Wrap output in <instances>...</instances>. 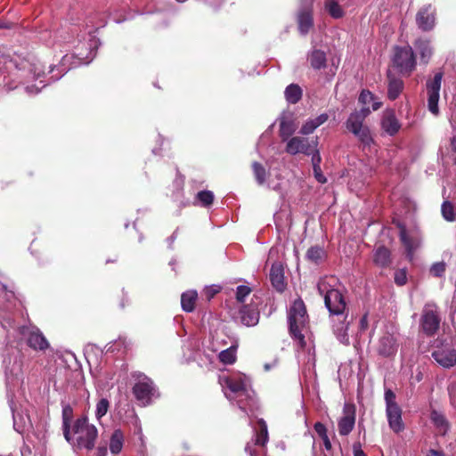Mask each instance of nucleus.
<instances>
[{
    "label": "nucleus",
    "instance_id": "nucleus-1",
    "mask_svg": "<svg viewBox=\"0 0 456 456\" xmlns=\"http://www.w3.org/2000/svg\"><path fill=\"white\" fill-rule=\"evenodd\" d=\"M337 279L334 277L322 278L317 284V289L323 297L325 306L332 316L334 334L340 342L347 343L348 322H346L345 314L346 304L341 291L334 288Z\"/></svg>",
    "mask_w": 456,
    "mask_h": 456
},
{
    "label": "nucleus",
    "instance_id": "nucleus-2",
    "mask_svg": "<svg viewBox=\"0 0 456 456\" xmlns=\"http://www.w3.org/2000/svg\"><path fill=\"white\" fill-rule=\"evenodd\" d=\"M218 380L225 397L235 403L242 411L249 415L257 410L255 392L248 377L243 374H223Z\"/></svg>",
    "mask_w": 456,
    "mask_h": 456
},
{
    "label": "nucleus",
    "instance_id": "nucleus-3",
    "mask_svg": "<svg viewBox=\"0 0 456 456\" xmlns=\"http://www.w3.org/2000/svg\"><path fill=\"white\" fill-rule=\"evenodd\" d=\"M370 111L369 107L363 105L361 110L352 112L346 121V129L357 137L364 146L369 147L374 142V140L369 126L363 123Z\"/></svg>",
    "mask_w": 456,
    "mask_h": 456
},
{
    "label": "nucleus",
    "instance_id": "nucleus-4",
    "mask_svg": "<svg viewBox=\"0 0 456 456\" xmlns=\"http://www.w3.org/2000/svg\"><path fill=\"white\" fill-rule=\"evenodd\" d=\"M288 321L291 337L297 339L300 346H303L305 345V337L302 334V330L306 324L307 314L305 304L301 299L295 300L291 305L289 310Z\"/></svg>",
    "mask_w": 456,
    "mask_h": 456
},
{
    "label": "nucleus",
    "instance_id": "nucleus-5",
    "mask_svg": "<svg viewBox=\"0 0 456 456\" xmlns=\"http://www.w3.org/2000/svg\"><path fill=\"white\" fill-rule=\"evenodd\" d=\"M73 432L76 435L77 448L90 451L94 447L98 430L94 425L88 422L86 417L79 418L75 421Z\"/></svg>",
    "mask_w": 456,
    "mask_h": 456
},
{
    "label": "nucleus",
    "instance_id": "nucleus-6",
    "mask_svg": "<svg viewBox=\"0 0 456 456\" xmlns=\"http://www.w3.org/2000/svg\"><path fill=\"white\" fill-rule=\"evenodd\" d=\"M8 68H14L18 72H20V77L24 79H38L42 75H45L41 62L33 56L21 57L17 55L10 60Z\"/></svg>",
    "mask_w": 456,
    "mask_h": 456
},
{
    "label": "nucleus",
    "instance_id": "nucleus-7",
    "mask_svg": "<svg viewBox=\"0 0 456 456\" xmlns=\"http://www.w3.org/2000/svg\"><path fill=\"white\" fill-rule=\"evenodd\" d=\"M384 400L388 426L395 433H400L404 429V423L402 419V409L396 403V395L390 388H387Z\"/></svg>",
    "mask_w": 456,
    "mask_h": 456
},
{
    "label": "nucleus",
    "instance_id": "nucleus-8",
    "mask_svg": "<svg viewBox=\"0 0 456 456\" xmlns=\"http://www.w3.org/2000/svg\"><path fill=\"white\" fill-rule=\"evenodd\" d=\"M133 377L136 379L133 387V394L142 405H147L151 403L153 398L159 397V393L150 378L143 373H136Z\"/></svg>",
    "mask_w": 456,
    "mask_h": 456
},
{
    "label": "nucleus",
    "instance_id": "nucleus-9",
    "mask_svg": "<svg viewBox=\"0 0 456 456\" xmlns=\"http://www.w3.org/2000/svg\"><path fill=\"white\" fill-rule=\"evenodd\" d=\"M393 63L403 75L410 76L416 68V58L410 45L394 48Z\"/></svg>",
    "mask_w": 456,
    "mask_h": 456
},
{
    "label": "nucleus",
    "instance_id": "nucleus-10",
    "mask_svg": "<svg viewBox=\"0 0 456 456\" xmlns=\"http://www.w3.org/2000/svg\"><path fill=\"white\" fill-rule=\"evenodd\" d=\"M95 56V51L90 45L89 52L85 54L82 53L78 47H76V52L71 54H65L59 65L58 69H60L62 74L66 73L69 69L75 68L81 64H88L92 61V60Z\"/></svg>",
    "mask_w": 456,
    "mask_h": 456
},
{
    "label": "nucleus",
    "instance_id": "nucleus-11",
    "mask_svg": "<svg viewBox=\"0 0 456 456\" xmlns=\"http://www.w3.org/2000/svg\"><path fill=\"white\" fill-rule=\"evenodd\" d=\"M443 75V72H437L432 78H428L426 83L428 108V110L436 116L439 113L438 102L440 98Z\"/></svg>",
    "mask_w": 456,
    "mask_h": 456
},
{
    "label": "nucleus",
    "instance_id": "nucleus-12",
    "mask_svg": "<svg viewBox=\"0 0 456 456\" xmlns=\"http://www.w3.org/2000/svg\"><path fill=\"white\" fill-rule=\"evenodd\" d=\"M19 332L27 340L28 346L34 350L45 351L49 347L47 339L37 327L21 326L19 328Z\"/></svg>",
    "mask_w": 456,
    "mask_h": 456
},
{
    "label": "nucleus",
    "instance_id": "nucleus-13",
    "mask_svg": "<svg viewBox=\"0 0 456 456\" xmlns=\"http://www.w3.org/2000/svg\"><path fill=\"white\" fill-rule=\"evenodd\" d=\"M420 325L425 334L434 335L440 325V317L437 312V306L433 303H428L424 305Z\"/></svg>",
    "mask_w": 456,
    "mask_h": 456
},
{
    "label": "nucleus",
    "instance_id": "nucleus-14",
    "mask_svg": "<svg viewBox=\"0 0 456 456\" xmlns=\"http://www.w3.org/2000/svg\"><path fill=\"white\" fill-rule=\"evenodd\" d=\"M379 126L382 134L390 137L398 134L403 126L394 109H386L382 111Z\"/></svg>",
    "mask_w": 456,
    "mask_h": 456
},
{
    "label": "nucleus",
    "instance_id": "nucleus-15",
    "mask_svg": "<svg viewBox=\"0 0 456 456\" xmlns=\"http://www.w3.org/2000/svg\"><path fill=\"white\" fill-rule=\"evenodd\" d=\"M432 357L443 368L450 369L456 365V348L451 345H442L432 352Z\"/></svg>",
    "mask_w": 456,
    "mask_h": 456
},
{
    "label": "nucleus",
    "instance_id": "nucleus-16",
    "mask_svg": "<svg viewBox=\"0 0 456 456\" xmlns=\"http://www.w3.org/2000/svg\"><path fill=\"white\" fill-rule=\"evenodd\" d=\"M297 25L299 33L306 35L314 26L313 0H307L302 4L297 14Z\"/></svg>",
    "mask_w": 456,
    "mask_h": 456
},
{
    "label": "nucleus",
    "instance_id": "nucleus-17",
    "mask_svg": "<svg viewBox=\"0 0 456 456\" xmlns=\"http://www.w3.org/2000/svg\"><path fill=\"white\" fill-rule=\"evenodd\" d=\"M233 318L244 326L252 327L259 322V311L253 305H243Z\"/></svg>",
    "mask_w": 456,
    "mask_h": 456
},
{
    "label": "nucleus",
    "instance_id": "nucleus-18",
    "mask_svg": "<svg viewBox=\"0 0 456 456\" xmlns=\"http://www.w3.org/2000/svg\"><path fill=\"white\" fill-rule=\"evenodd\" d=\"M416 23L422 31H430L436 24L435 11L430 4L425 5L416 14Z\"/></svg>",
    "mask_w": 456,
    "mask_h": 456
},
{
    "label": "nucleus",
    "instance_id": "nucleus-19",
    "mask_svg": "<svg viewBox=\"0 0 456 456\" xmlns=\"http://www.w3.org/2000/svg\"><path fill=\"white\" fill-rule=\"evenodd\" d=\"M343 414L338 423V432L341 436H347L353 430L355 423L354 406L346 403L343 408Z\"/></svg>",
    "mask_w": 456,
    "mask_h": 456
},
{
    "label": "nucleus",
    "instance_id": "nucleus-20",
    "mask_svg": "<svg viewBox=\"0 0 456 456\" xmlns=\"http://www.w3.org/2000/svg\"><path fill=\"white\" fill-rule=\"evenodd\" d=\"M397 337L395 333L385 332L379 338L378 352L384 357H389L397 352Z\"/></svg>",
    "mask_w": 456,
    "mask_h": 456
},
{
    "label": "nucleus",
    "instance_id": "nucleus-21",
    "mask_svg": "<svg viewBox=\"0 0 456 456\" xmlns=\"http://www.w3.org/2000/svg\"><path fill=\"white\" fill-rule=\"evenodd\" d=\"M312 144L313 143L310 142L307 138L298 136L291 137L288 140L286 151L291 155L303 153L309 156L312 154Z\"/></svg>",
    "mask_w": 456,
    "mask_h": 456
},
{
    "label": "nucleus",
    "instance_id": "nucleus-22",
    "mask_svg": "<svg viewBox=\"0 0 456 456\" xmlns=\"http://www.w3.org/2000/svg\"><path fill=\"white\" fill-rule=\"evenodd\" d=\"M414 46L419 54L420 61L428 64L433 55L431 41L426 38H419L415 41Z\"/></svg>",
    "mask_w": 456,
    "mask_h": 456
},
{
    "label": "nucleus",
    "instance_id": "nucleus-23",
    "mask_svg": "<svg viewBox=\"0 0 456 456\" xmlns=\"http://www.w3.org/2000/svg\"><path fill=\"white\" fill-rule=\"evenodd\" d=\"M270 280L273 288L279 291L282 292L286 288V283L284 281V273L281 265L273 264L270 270Z\"/></svg>",
    "mask_w": 456,
    "mask_h": 456
},
{
    "label": "nucleus",
    "instance_id": "nucleus-24",
    "mask_svg": "<svg viewBox=\"0 0 456 456\" xmlns=\"http://www.w3.org/2000/svg\"><path fill=\"white\" fill-rule=\"evenodd\" d=\"M329 118L328 114L322 113L316 118L307 119L300 128V134L303 135H308L314 133V131L320 126L324 124Z\"/></svg>",
    "mask_w": 456,
    "mask_h": 456
},
{
    "label": "nucleus",
    "instance_id": "nucleus-25",
    "mask_svg": "<svg viewBox=\"0 0 456 456\" xmlns=\"http://www.w3.org/2000/svg\"><path fill=\"white\" fill-rule=\"evenodd\" d=\"M387 97L394 101L398 98L402 93L403 89V82L401 78L395 77L394 75H392L390 71L387 73Z\"/></svg>",
    "mask_w": 456,
    "mask_h": 456
},
{
    "label": "nucleus",
    "instance_id": "nucleus-26",
    "mask_svg": "<svg viewBox=\"0 0 456 456\" xmlns=\"http://www.w3.org/2000/svg\"><path fill=\"white\" fill-rule=\"evenodd\" d=\"M373 262L380 268L389 266L392 262L390 250L384 246L378 247L373 253Z\"/></svg>",
    "mask_w": 456,
    "mask_h": 456
},
{
    "label": "nucleus",
    "instance_id": "nucleus-27",
    "mask_svg": "<svg viewBox=\"0 0 456 456\" xmlns=\"http://www.w3.org/2000/svg\"><path fill=\"white\" fill-rule=\"evenodd\" d=\"M399 228H400V233H399L400 240H401L402 243L403 244V246L405 247L408 256L411 257L413 255V252L415 251V249L418 247V243L416 240H414L408 235L407 230L404 225L400 224Z\"/></svg>",
    "mask_w": 456,
    "mask_h": 456
},
{
    "label": "nucleus",
    "instance_id": "nucleus-28",
    "mask_svg": "<svg viewBox=\"0 0 456 456\" xmlns=\"http://www.w3.org/2000/svg\"><path fill=\"white\" fill-rule=\"evenodd\" d=\"M198 297L196 290H188L181 296V305L183 311L191 313L194 310L195 302Z\"/></svg>",
    "mask_w": 456,
    "mask_h": 456
},
{
    "label": "nucleus",
    "instance_id": "nucleus-29",
    "mask_svg": "<svg viewBox=\"0 0 456 456\" xmlns=\"http://www.w3.org/2000/svg\"><path fill=\"white\" fill-rule=\"evenodd\" d=\"M302 94V89L297 84L289 85L284 91L285 99L290 104L297 103L301 100Z\"/></svg>",
    "mask_w": 456,
    "mask_h": 456
},
{
    "label": "nucleus",
    "instance_id": "nucleus-30",
    "mask_svg": "<svg viewBox=\"0 0 456 456\" xmlns=\"http://www.w3.org/2000/svg\"><path fill=\"white\" fill-rule=\"evenodd\" d=\"M10 407L12 412L13 428L17 432L22 433L27 425V422L29 421L28 417L27 415L20 414L14 409L12 400L10 401Z\"/></svg>",
    "mask_w": 456,
    "mask_h": 456
},
{
    "label": "nucleus",
    "instance_id": "nucleus-31",
    "mask_svg": "<svg viewBox=\"0 0 456 456\" xmlns=\"http://www.w3.org/2000/svg\"><path fill=\"white\" fill-rule=\"evenodd\" d=\"M359 103L362 105H367L370 102H372L371 110H378L381 106L382 102L378 100V98L369 90H362L359 98H358Z\"/></svg>",
    "mask_w": 456,
    "mask_h": 456
},
{
    "label": "nucleus",
    "instance_id": "nucleus-32",
    "mask_svg": "<svg viewBox=\"0 0 456 456\" xmlns=\"http://www.w3.org/2000/svg\"><path fill=\"white\" fill-rule=\"evenodd\" d=\"M124 443V435L120 429H116L112 433L110 441V451L113 454H118L121 452Z\"/></svg>",
    "mask_w": 456,
    "mask_h": 456
},
{
    "label": "nucleus",
    "instance_id": "nucleus-33",
    "mask_svg": "<svg viewBox=\"0 0 456 456\" xmlns=\"http://www.w3.org/2000/svg\"><path fill=\"white\" fill-rule=\"evenodd\" d=\"M309 61L313 69H321L326 66V54L323 51L314 50L309 55Z\"/></svg>",
    "mask_w": 456,
    "mask_h": 456
},
{
    "label": "nucleus",
    "instance_id": "nucleus-34",
    "mask_svg": "<svg viewBox=\"0 0 456 456\" xmlns=\"http://www.w3.org/2000/svg\"><path fill=\"white\" fill-rule=\"evenodd\" d=\"M257 422L259 426V432L256 436L255 444L265 445L268 441L267 425L263 419H260Z\"/></svg>",
    "mask_w": 456,
    "mask_h": 456
},
{
    "label": "nucleus",
    "instance_id": "nucleus-35",
    "mask_svg": "<svg viewBox=\"0 0 456 456\" xmlns=\"http://www.w3.org/2000/svg\"><path fill=\"white\" fill-rule=\"evenodd\" d=\"M296 126L292 121L283 120L280 125V136L283 141L289 140V138L294 134Z\"/></svg>",
    "mask_w": 456,
    "mask_h": 456
},
{
    "label": "nucleus",
    "instance_id": "nucleus-36",
    "mask_svg": "<svg viewBox=\"0 0 456 456\" xmlns=\"http://www.w3.org/2000/svg\"><path fill=\"white\" fill-rule=\"evenodd\" d=\"M110 409V402L107 398H102L96 403L95 418L100 422L102 418L106 415Z\"/></svg>",
    "mask_w": 456,
    "mask_h": 456
},
{
    "label": "nucleus",
    "instance_id": "nucleus-37",
    "mask_svg": "<svg viewBox=\"0 0 456 456\" xmlns=\"http://www.w3.org/2000/svg\"><path fill=\"white\" fill-rule=\"evenodd\" d=\"M252 168L257 183L260 185L264 184L266 180L265 168L258 162H254L252 164Z\"/></svg>",
    "mask_w": 456,
    "mask_h": 456
},
{
    "label": "nucleus",
    "instance_id": "nucleus-38",
    "mask_svg": "<svg viewBox=\"0 0 456 456\" xmlns=\"http://www.w3.org/2000/svg\"><path fill=\"white\" fill-rule=\"evenodd\" d=\"M323 256V249L318 246L311 247L306 252V257L315 264L319 263Z\"/></svg>",
    "mask_w": 456,
    "mask_h": 456
},
{
    "label": "nucleus",
    "instance_id": "nucleus-39",
    "mask_svg": "<svg viewBox=\"0 0 456 456\" xmlns=\"http://www.w3.org/2000/svg\"><path fill=\"white\" fill-rule=\"evenodd\" d=\"M196 199L202 207H209L214 201V193L211 191H200L197 193Z\"/></svg>",
    "mask_w": 456,
    "mask_h": 456
},
{
    "label": "nucleus",
    "instance_id": "nucleus-40",
    "mask_svg": "<svg viewBox=\"0 0 456 456\" xmlns=\"http://www.w3.org/2000/svg\"><path fill=\"white\" fill-rule=\"evenodd\" d=\"M443 217L448 221L452 222L455 218V211L453 205L449 201H444L441 208Z\"/></svg>",
    "mask_w": 456,
    "mask_h": 456
},
{
    "label": "nucleus",
    "instance_id": "nucleus-41",
    "mask_svg": "<svg viewBox=\"0 0 456 456\" xmlns=\"http://www.w3.org/2000/svg\"><path fill=\"white\" fill-rule=\"evenodd\" d=\"M431 419L434 422V424L436 427L441 428L444 433L447 431L448 422L443 414L437 411H433L431 413Z\"/></svg>",
    "mask_w": 456,
    "mask_h": 456
},
{
    "label": "nucleus",
    "instance_id": "nucleus-42",
    "mask_svg": "<svg viewBox=\"0 0 456 456\" xmlns=\"http://www.w3.org/2000/svg\"><path fill=\"white\" fill-rule=\"evenodd\" d=\"M219 359L222 362H224L225 364L233 363L236 360L235 350L232 347L223 350L219 354Z\"/></svg>",
    "mask_w": 456,
    "mask_h": 456
},
{
    "label": "nucleus",
    "instance_id": "nucleus-43",
    "mask_svg": "<svg viewBox=\"0 0 456 456\" xmlns=\"http://www.w3.org/2000/svg\"><path fill=\"white\" fill-rule=\"evenodd\" d=\"M69 411L71 412V408L69 406H65L63 408V435L65 439L70 443L71 441V436H70V428L69 424V419L67 417V414H69Z\"/></svg>",
    "mask_w": 456,
    "mask_h": 456
},
{
    "label": "nucleus",
    "instance_id": "nucleus-44",
    "mask_svg": "<svg viewBox=\"0 0 456 456\" xmlns=\"http://www.w3.org/2000/svg\"><path fill=\"white\" fill-rule=\"evenodd\" d=\"M313 148H312V165L313 167H321L322 157L320 155L319 151L317 150L318 141L317 139L312 141Z\"/></svg>",
    "mask_w": 456,
    "mask_h": 456
},
{
    "label": "nucleus",
    "instance_id": "nucleus-45",
    "mask_svg": "<svg viewBox=\"0 0 456 456\" xmlns=\"http://www.w3.org/2000/svg\"><path fill=\"white\" fill-rule=\"evenodd\" d=\"M446 270V264L442 262H436L430 267V273L434 277H442Z\"/></svg>",
    "mask_w": 456,
    "mask_h": 456
},
{
    "label": "nucleus",
    "instance_id": "nucleus-46",
    "mask_svg": "<svg viewBox=\"0 0 456 456\" xmlns=\"http://www.w3.org/2000/svg\"><path fill=\"white\" fill-rule=\"evenodd\" d=\"M251 289L245 285H240L236 289V299L238 302L242 303L245 297L249 295Z\"/></svg>",
    "mask_w": 456,
    "mask_h": 456
},
{
    "label": "nucleus",
    "instance_id": "nucleus-47",
    "mask_svg": "<svg viewBox=\"0 0 456 456\" xmlns=\"http://www.w3.org/2000/svg\"><path fill=\"white\" fill-rule=\"evenodd\" d=\"M395 282L398 286H403L407 282V272L405 269H399L395 273Z\"/></svg>",
    "mask_w": 456,
    "mask_h": 456
},
{
    "label": "nucleus",
    "instance_id": "nucleus-48",
    "mask_svg": "<svg viewBox=\"0 0 456 456\" xmlns=\"http://www.w3.org/2000/svg\"><path fill=\"white\" fill-rule=\"evenodd\" d=\"M39 85H40V86L38 85L27 86L25 87L26 93L28 95H35V94H38L41 91V89L45 86V84H43L42 80L39 81Z\"/></svg>",
    "mask_w": 456,
    "mask_h": 456
},
{
    "label": "nucleus",
    "instance_id": "nucleus-49",
    "mask_svg": "<svg viewBox=\"0 0 456 456\" xmlns=\"http://www.w3.org/2000/svg\"><path fill=\"white\" fill-rule=\"evenodd\" d=\"M314 430L315 432L318 434V436L322 438H326L327 436V429H326V427L321 423V422H316L314 424Z\"/></svg>",
    "mask_w": 456,
    "mask_h": 456
},
{
    "label": "nucleus",
    "instance_id": "nucleus-50",
    "mask_svg": "<svg viewBox=\"0 0 456 456\" xmlns=\"http://www.w3.org/2000/svg\"><path fill=\"white\" fill-rule=\"evenodd\" d=\"M314 175L320 183H325L327 182L326 177L322 174L321 167H313Z\"/></svg>",
    "mask_w": 456,
    "mask_h": 456
},
{
    "label": "nucleus",
    "instance_id": "nucleus-51",
    "mask_svg": "<svg viewBox=\"0 0 456 456\" xmlns=\"http://www.w3.org/2000/svg\"><path fill=\"white\" fill-rule=\"evenodd\" d=\"M220 291V287L216 285H212L210 287L206 288L205 294L208 299L212 298L215 295H216Z\"/></svg>",
    "mask_w": 456,
    "mask_h": 456
},
{
    "label": "nucleus",
    "instance_id": "nucleus-52",
    "mask_svg": "<svg viewBox=\"0 0 456 456\" xmlns=\"http://www.w3.org/2000/svg\"><path fill=\"white\" fill-rule=\"evenodd\" d=\"M354 456H366L365 452L362 450L361 444L356 443L353 445Z\"/></svg>",
    "mask_w": 456,
    "mask_h": 456
},
{
    "label": "nucleus",
    "instance_id": "nucleus-53",
    "mask_svg": "<svg viewBox=\"0 0 456 456\" xmlns=\"http://www.w3.org/2000/svg\"><path fill=\"white\" fill-rule=\"evenodd\" d=\"M90 22L92 23V27H94L96 29L104 27L107 23L105 18L103 17L101 18L98 22L94 23L93 20H90Z\"/></svg>",
    "mask_w": 456,
    "mask_h": 456
},
{
    "label": "nucleus",
    "instance_id": "nucleus-54",
    "mask_svg": "<svg viewBox=\"0 0 456 456\" xmlns=\"http://www.w3.org/2000/svg\"><path fill=\"white\" fill-rule=\"evenodd\" d=\"M427 455H431V456H444V452L443 451H437V450H434V449H431L429 450V452H428Z\"/></svg>",
    "mask_w": 456,
    "mask_h": 456
},
{
    "label": "nucleus",
    "instance_id": "nucleus-55",
    "mask_svg": "<svg viewBox=\"0 0 456 456\" xmlns=\"http://www.w3.org/2000/svg\"><path fill=\"white\" fill-rule=\"evenodd\" d=\"M176 238V232H175L168 239H167V242H168V245L169 247L172 246V244L174 243L175 240Z\"/></svg>",
    "mask_w": 456,
    "mask_h": 456
},
{
    "label": "nucleus",
    "instance_id": "nucleus-56",
    "mask_svg": "<svg viewBox=\"0 0 456 456\" xmlns=\"http://www.w3.org/2000/svg\"><path fill=\"white\" fill-rule=\"evenodd\" d=\"M322 440H323L325 448L326 449H330L331 444H330V440L328 438V436H326V438H322Z\"/></svg>",
    "mask_w": 456,
    "mask_h": 456
},
{
    "label": "nucleus",
    "instance_id": "nucleus-57",
    "mask_svg": "<svg viewBox=\"0 0 456 456\" xmlns=\"http://www.w3.org/2000/svg\"><path fill=\"white\" fill-rule=\"evenodd\" d=\"M11 25L8 22H4L0 20V28H9Z\"/></svg>",
    "mask_w": 456,
    "mask_h": 456
},
{
    "label": "nucleus",
    "instance_id": "nucleus-58",
    "mask_svg": "<svg viewBox=\"0 0 456 456\" xmlns=\"http://www.w3.org/2000/svg\"><path fill=\"white\" fill-rule=\"evenodd\" d=\"M451 144H452V150H453L454 151H456V135H454V136L451 139Z\"/></svg>",
    "mask_w": 456,
    "mask_h": 456
},
{
    "label": "nucleus",
    "instance_id": "nucleus-59",
    "mask_svg": "<svg viewBox=\"0 0 456 456\" xmlns=\"http://www.w3.org/2000/svg\"><path fill=\"white\" fill-rule=\"evenodd\" d=\"M245 451L247 452H249L250 454L252 453V449H251V445L250 444H247L246 447H245Z\"/></svg>",
    "mask_w": 456,
    "mask_h": 456
},
{
    "label": "nucleus",
    "instance_id": "nucleus-60",
    "mask_svg": "<svg viewBox=\"0 0 456 456\" xmlns=\"http://www.w3.org/2000/svg\"><path fill=\"white\" fill-rule=\"evenodd\" d=\"M265 370H269L271 369V366L269 364L265 365Z\"/></svg>",
    "mask_w": 456,
    "mask_h": 456
},
{
    "label": "nucleus",
    "instance_id": "nucleus-61",
    "mask_svg": "<svg viewBox=\"0 0 456 456\" xmlns=\"http://www.w3.org/2000/svg\"><path fill=\"white\" fill-rule=\"evenodd\" d=\"M421 379V375L417 376V380L419 381Z\"/></svg>",
    "mask_w": 456,
    "mask_h": 456
},
{
    "label": "nucleus",
    "instance_id": "nucleus-62",
    "mask_svg": "<svg viewBox=\"0 0 456 456\" xmlns=\"http://www.w3.org/2000/svg\"><path fill=\"white\" fill-rule=\"evenodd\" d=\"M62 75L59 76V77H56L55 78H53V81L55 80H58Z\"/></svg>",
    "mask_w": 456,
    "mask_h": 456
},
{
    "label": "nucleus",
    "instance_id": "nucleus-63",
    "mask_svg": "<svg viewBox=\"0 0 456 456\" xmlns=\"http://www.w3.org/2000/svg\"><path fill=\"white\" fill-rule=\"evenodd\" d=\"M365 321H366V316H363L362 319V322H365Z\"/></svg>",
    "mask_w": 456,
    "mask_h": 456
},
{
    "label": "nucleus",
    "instance_id": "nucleus-64",
    "mask_svg": "<svg viewBox=\"0 0 456 456\" xmlns=\"http://www.w3.org/2000/svg\"><path fill=\"white\" fill-rule=\"evenodd\" d=\"M341 372H342V370H341V368H340V369L338 370V374L340 375V374H341Z\"/></svg>",
    "mask_w": 456,
    "mask_h": 456
}]
</instances>
